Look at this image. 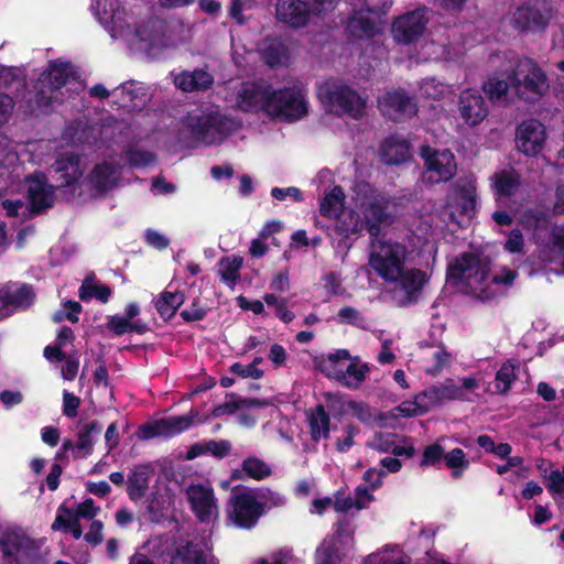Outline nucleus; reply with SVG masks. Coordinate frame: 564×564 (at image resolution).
Segmentation results:
<instances>
[{
  "instance_id": "nucleus-1",
  "label": "nucleus",
  "mask_w": 564,
  "mask_h": 564,
  "mask_svg": "<svg viewBox=\"0 0 564 564\" xmlns=\"http://www.w3.org/2000/svg\"><path fill=\"white\" fill-rule=\"evenodd\" d=\"M490 268L474 252H464L451 261L446 269V280L452 285L462 284L467 294L481 301L494 299L495 292L487 283Z\"/></svg>"
},
{
  "instance_id": "nucleus-2",
  "label": "nucleus",
  "mask_w": 564,
  "mask_h": 564,
  "mask_svg": "<svg viewBox=\"0 0 564 564\" xmlns=\"http://www.w3.org/2000/svg\"><path fill=\"white\" fill-rule=\"evenodd\" d=\"M182 130L192 141L204 145L221 143L235 130V121L217 111L209 109H194L182 118Z\"/></svg>"
},
{
  "instance_id": "nucleus-3",
  "label": "nucleus",
  "mask_w": 564,
  "mask_h": 564,
  "mask_svg": "<svg viewBox=\"0 0 564 564\" xmlns=\"http://www.w3.org/2000/svg\"><path fill=\"white\" fill-rule=\"evenodd\" d=\"M316 95L326 112L360 119L365 115L366 99L348 85L328 78L316 85Z\"/></svg>"
},
{
  "instance_id": "nucleus-4",
  "label": "nucleus",
  "mask_w": 564,
  "mask_h": 564,
  "mask_svg": "<svg viewBox=\"0 0 564 564\" xmlns=\"http://www.w3.org/2000/svg\"><path fill=\"white\" fill-rule=\"evenodd\" d=\"M406 253V247L398 241L373 239L368 263L383 281L398 282L405 267Z\"/></svg>"
},
{
  "instance_id": "nucleus-5",
  "label": "nucleus",
  "mask_w": 564,
  "mask_h": 564,
  "mask_svg": "<svg viewBox=\"0 0 564 564\" xmlns=\"http://www.w3.org/2000/svg\"><path fill=\"white\" fill-rule=\"evenodd\" d=\"M510 69L513 91L520 100L536 102L549 91L547 76L533 58H520Z\"/></svg>"
},
{
  "instance_id": "nucleus-6",
  "label": "nucleus",
  "mask_w": 564,
  "mask_h": 564,
  "mask_svg": "<svg viewBox=\"0 0 564 564\" xmlns=\"http://www.w3.org/2000/svg\"><path fill=\"white\" fill-rule=\"evenodd\" d=\"M269 117L284 122H295L308 113V102L304 91L296 87L274 89L271 95Z\"/></svg>"
},
{
  "instance_id": "nucleus-7",
  "label": "nucleus",
  "mask_w": 564,
  "mask_h": 564,
  "mask_svg": "<svg viewBox=\"0 0 564 564\" xmlns=\"http://www.w3.org/2000/svg\"><path fill=\"white\" fill-rule=\"evenodd\" d=\"M40 545L23 533L4 530L0 533V564H33Z\"/></svg>"
},
{
  "instance_id": "nucleus-8",
  "label": "nucleus",
  "mask_w": 564,
  "mask_h": 564,
  "mask_svg": "<svg viewBox=\"0 0 564 564\" xmlns=\"http://www.w3.org/2000/svg\"><path fill=\"white\" fill-rule=\"evenodd\" d=\"M460 381V384H456L453 378H447L443 382L423 390V398L430 410L448 401H471L469 393L479 388V380L474 377H465Z\"/></svg>"
},
{
  "instance_id": "nucleus-9",
  "label": "nucleus",
  "mask_w": 564,
  "mask_h": 564,
  "mask_svg": "<svg viewBox=\"0 0 564 564\" xmlns=\"http://www.w3.org/2000/svg\"><path fill=\"white\" fill-rule=\"evenodd\" d=\"M429 22V11L425 7L405 12L392 21L393 40L402 45L415 43L425 33Z\"/></svg>"
},
{
  "instance_id": "nucleus-10",
  "label": "nucleus",
  "mask_w": 564,
  "mask_h": 564,
  "mask_svg": "<svg viewBox=\"0 0 564 564\" xmlns=\"http://www.w3.org/2000/svg\"><path fill=\"white\" fill-rule=\"evenodd\" d=\"M552 17V8L546 2L536 1L517 8L511 24L522 33H541L546 30Z\"/></svg>"
},
{
  "instance_id": "nucleus-11",
  "label": "nucleus",
  "mask_w": 564,
  "mask_h": 564,
  "mask_svg": "<svg viewBox=\"0 0 564 564\" xmlns=\"http://www.w3.org/2000/svg\"><path fill=\"white\" fill-rule=\"evenodd\" d=\"M264 513V503L251 492H240L229 499L228 519L239 529L254 528Z\"/></svg>"
},
{
  "instance_id": "nucleus-12",
  "label": "nucleus",
  "mask_w": 564,
  "mask_h": 564,
  "mask_svg": "<svg viewBox=\"0 0 564 564\" xmlns=\"http://www.w3.org/2000/svg\"><path fill=\"white\" fill-rule=\"evenodd\" d=\"M420 155L426 171L431 173L429 177L431 183L448 182L456 175L457 164L451 150H437L430 145H423Z\"/></svg>"
},
{
  "instance_id": "nucleus-13",
  "label": "nucleus",
  "mask_w": 564,
  "mask_h": 564,
  "mask_svg": "<svg viewBox=\"0 0 564 564\" xmlns=\"http://www.w3.org/2000/svg\"><path fill=\"white\" fill-rule=\"evenodd\" d=\"M272 91V85L265 82L245 83L237 96L238 108L243 112L262 111L269 116Z\"/></svg>"
},
{
  "instance_id": "nucleus-14",
  "label": "nucleus",
  "mask_w": 564,
  "mask_h": 564,
  "mask_svg": "<svg viewBox=\"0 0 564 564\" xmlns=\"http://www.w3.org/2000/svg\"><path fill=\"white\" fill-rule=\"evenodd\" d=\"M379 108L383 116L394 122L416 115L417 107L404 89L387 91L379 100Z\"/></svg>"
},
{
  "instance_id": "nucleus-15",
  "label": "nucleus",
  "mask_w": 564,
  "mask_h": 564,
  "mask_svg": "<svg viewBox=\"0 0 564 564\" xmlns=\"http://www.w3.org/2000/svg\"><path fill=\"white\" fill-rule=\"evenodd\" d=\"M545 128L535 119L520 123L516 131L517 149L527 156H535L540 153L545 142Z\"/></svg>"
},
{
  "instance_id": "nucleus-16",
  "label": "nucleus",
  "mask_w": 564,
  "mask_h": 564,
  "mask_svg": "<svg viewBox=\"0 0 564 564\" xmlns=\"http://www.w3.org/2000/svg\"><path fill=\"white\" fill-rule=\"evenodd\" d=\"M458 112L467 126L476 127L487 118L489 108L479 90L467 88L459 94Z\"/></svg>"
},
{
  "instance_id": "nucleus-17",
  "label": "nucleus",
  "mask_w": 564,
  "mask_h": 564,
  "mask_svg": "<svg viewBox=\"0 0 564 564\" xmlns=\"http://www.w3.org/2000/svg\"><path fill=\"white\" fill-rule=\"evenodd\" d=\"M29 210L32 215L43 214L54 204V187L47 184V178L34 175L30 178L28 188Z\"/></svg>"
},
{
  "instance_id": "nucleus-18",
  "label": "nucleus",
  "mask_w": 564,
  "mask_h": 564,
  "mask_svg": "<svg viewBox=\"0 0 564 564\" xmlns=\"http://www.w3.org/2000/svg\"><path fill=\"white\" fill-rule=\"evenodd\" d=\"M275 17L294 29L304 28L310 21L311 6L305 0H276Z\"/></svg>"
},
{
  "instance_id": "nucleus-19",
  "label": "nucleus",
  "mask_w": 564,
  "mask_h": 564,
  "mask_svg": "<svg viewBox=\"0 0 564 564\" xmlns=\"http://www.w3.org/2000/svg\"><path fill=\"white\" fill-rule=\"evenodd\" d=\"M1 289L6 316L20 310L24 311L34 302L35 293L29 284H22L18 288L15 284H6Z\"/></svg>"
},
{
  "instance_id": "nucleus-20",
  "label": "nucleus",
  "mask_w": 564,
  "mask_h": 564,
  "mask_svg": "<svg viewBox=\"0 0 564 564\" xmlns=\"http://www.w3.org/2000/svg\"><path fill=\"white\" fill-rule=\"evenodd\" d=\"M58 174L59 187H68L78 182L84 174L82 158L79 154L69 152L61 155L53 165Z\"/></svg>"
},
{
  "instance_id": "nucleus-21",
  "label": "nucleus",
  "mask_w": 564,
  "mask_h": 564,
  "mask_svg": "<svg viewBox=\"0 0 564 564\" xmlns=\"http://www.w3.org/2000/svg\"><path fill=\"white\" fill-rule=\"evenodd\" d=\"M97 195H105L118 185V167L108 161L97 163L87 176Z\"/></svg>"
},
{
  "instance_id": "nucleus-22",
  "label": "nucleus",
  "mask_w": 564,
  "mask_h": 564,
  "mask_svg": "<svg viewBox=\"0 0 564 564\" xmlns=\"http://www.w3.org/2000/svg\"><path fill=\"white\" fill-rule=\"evenodd\" d=\"M398 281L401 290L404 291V299L401 305L408 306L419 301L420 294L427 280L424 271L412 268L409 270L403 269Z\"/></svg>"
},
{
  "instance_id": "nucleus-23",
  "label": "nucleus",
  "mask_w": 564,
  "mask_h": 564,
  "mask_svg": "<svg viewBox=\"0 0 564 564\" xmlns=\"http://www.w3.org/2000/svg\"><path fill=\"white\" fill-rule=\"evenodd\" d=\"M513 79L511 69H502L489 75L482 84V91L491 102H499L508 97L509 91L513 90Z\"/></svg>"
},
{
  "instance_id": "nucleus-24",
  "label": "nucleus",
  "mask_w": 564,
  "mask_h": 564,
  "mask_svg": "<svg viewBox=\"0 0 564 564\" xmlns=\"http://www.w3.org/2000/svg\"><path fill=\"white\" fill-rule=\"evenodd\" d=\"M188 501L192 510L200 522H208L216 509L214 492L202 485L191 487L188 491Z\"/></svg>"
},
{
  "instance_id": "nucleus-25",
  "label": "nucleus",
  "mask_w": 564,
  "mask_h": 564,
  "mask_svg": "<svg viewBox=\"0 0 564 564\" xmlns=\"http://www.w3.org/2000/svg\"><path fill=\"white\" fill-rule=\"evenodd\" d=\"M491 189L497 197H511L516 195L521 187V175L513 169H502L494 173L490 177Z\"/></svg>"
},
{
  "instance_id": "nucleus-26",
  "label": "nucleus",
  "mask_w": 564,
  "mask_h": 564,
  "mask_svg": "<svg viewBox=\"0 0 564 564\" xmlns=\"http://www.w3.org/2000/svg\"><path fill=\"white\" fill-rule=\"evenodd\" d=\"M351 354L348 349L340 348L334 352L323 355L315 360L316 369L326 378L337 381L343 375V369L350 360Z\"/></svg>"
},
{
  "instance_id": "nucleus-27",
  "label": "nucleus",
  "mask_w": 564,
  "mask_h": 564,
  "mask_svg": "<svg viewBox=\"0 0 564 564\" xmlns=\"http://www.w3.org/2000/svg\"><path fill=\"white\" fill-rule=\"evenodd\" d=\"M226 401L216 405L212 411V416L220 417L223 415H231L237 411L250 408H265L270 402L265 399L259 398H242L235 392L226 393Z\"/></svg>"
},
{
  "instance_id": "nucleus-28",
  "label": "nucleus",
  "mask_w": 564,
  "mask_h": 564,
  "mask_svg": "<svg viewBox=\"0 0 564 564\" xmlns=\"http://www.w3.org/2000/svg\"><path fill=\"white\" fill-rule=\"evenodd\" d=\"M75 69L70 62H51L47 68L39 78L47 84L51 90H58L64 87L72 78H75Z\"/></svg>"
},
{
  "instance_id": "nucleus-29",
  "label": "nucleus",
  "mask_w": 564,
  "mask_h": 564,
  "mask_svg": "<svg viewBox=\"0 0 564 564\" xmlns=\"http://www.w3.org/2000/svg\"><path fill=\"white\" fill-rule=\"evenodd\" d=\"M311 440L315 443L327 440L330 433V416L323 404L306 411Z\"/></svg>"
},
{
  "instance_id": "nucleus-30",
  "label": "nucleus",
  "mask_w": 564,
  "mask_h": 564,
  "mask_svg": "<svg viewBox=\"0 0 564 564\" xmlns=\"http://www.w3.org/2000/svg\"><path fill=\"white\" fill-rule=\"evenodd\" d=\"M231 449L232 445L228 440H208L191 445L186 452L185 458L192 460L202 455H210L215 458L221 459L228 456Z\"/></svg>"
},
{
  "instance_id": "nucleus-31",
  "label": "nucleus",
  "mask_w": 564,
  "mask_h": 564,
  "mask_svg": "<svg viewBox=\"0 0 564 564\" xmlns=\"http://www.w3.org/2000/svg\"><path fill=\"white\" fill-rule=\"evenodd\" d=\"M175 84L180 89L186 93L207 90L214 84V76L198 68L193 72L181 73L175 78Z\"/></svg>"
},
{
  "instance_id": "nucleus-32",
  "label": "nucleus",
  "mask_w": 564,
  "mask_h": 564,
  "mask_svg": "<svg viewBox=\"0 0 564 564\" xmlns=\"http://www.w3.org/2000/svg\"><path fill=\"white\" fill-rule=\"evenodd\" d=\"M369 371L368 364L361 362L358 356H351L337 382L345 388L357 389L366 380Z\"/></svg>"
},
{
  "instance_id": "nucleus-33",
  "label": "nucleus",
  "mask_w": 564,
  "mask_h": 564,
  "mask_svg": "<svg viewBox=\"0 0 564 564\" xmlns=\"http://www.w3.org/2000/svg\"><path fill=\"white\" fill-rule=\"evenodd\" d=\"M150 473L148 465H139L129 474L127 494L131 501L138 502L145 497L150 484Z\"/></svg>"
},
{
  "instance_id": "nucleus-34",
  "label": "nucleus",
  "mask_w": 564,
  "mask_h": 564,
  "mask_svg": "<svg viewBox=\"0 0 564 564\" xmlns=\"http://www.w3.org/2000/svg\"><path fill=\"white\" fill-rule=\"evenodd\" d=\"M382 156L388 164L399 165L410 158V143L395 135L387 138L381 147Z\"/></svg>"
},
{
  "instance_id": "nucleus-35",
  "label": "nucleus",
  "mask_w": 564,
  "mask_h": 564,
  "mask_svg": "<svg viewBox=\"0 0 564 564\" xmlns=\"http://www.w3.org/2000/svg\"><path fill=\"white\" fill-rule=\"evenodd\" d=\"M272 474L271 467L262 459L256 456H249L242 460L240 469L231 471V479L251 478L262 480Z\"/></svg>"
},
{
  "instance_id": "nucleus-36",
  "label": "nucleus",
  "mask_w": 564,
  "mask_h": 564,
  "mask_svg": "<svg viewBox=\"0 0 564 564\" xmlns=\"http://www.w3.org/2000/svg\"><path fill=\"white\" fill-rule=\"evenodd\" d=\"M206 416H202L196 409H191L187 414L163 417L166 437L178 435L196 424L204 423Z\"/></svg>"
},
{
  "instance_id": "nucleus-37",
  "label": "nucleus",
  "mask_w": 564,
  "mask_h": 564,
  "mask_svg": "<svg viewBox=\"0 0 564 564\" xmlns=\"http://www.w3.org/2000/svg\"><path fill=\"white\" fill-rule=\"evenodd\" d=\"M102 431V425L94 420L86 424H84L77 433V443H76V452H74V457H88L94 452L95 445V435H100Z\"/></svg>"
},
{
  "instance_id": "nucleus-38",
  "label": "nucleus",
  "mask_w": 564,
  "mask_h": 564,
  "mask_svg": "<svg viewBox=\"0 0 564 564\" xmlns=\"http://www.w3.org/2000/svg\"><path fill=\"white\" fill-rule=\"evenodd\" d=\"M170 564H207V556L199 543L187 541L175 549Z\"/></svg>"
},
{
  "instance_id": "nucleus-39",
  "label": "nucleus",
  "mask_w": 564,
  "mask_h": 564,
  "mask_svg": "<svg viewBox=\"0 0 564 564\" xmlns=\"http://www.w3.org/2000/svg\"><path fill=\"white\" fill-rule=\"evenodd\" d=\"M185 294L181 291H163L154 301V307L159 315L169 322L176 314L177 310L184 304Z\"/></svg>"
},
{
  "instance_id": "nucleus-40",
  "label": "nucleus",
  "mask_w": 564,
  "mask_h": 564,
  "mask_svg": "<svg viewBox=\"0 0 564 564\" xmlns=\"http://www.w3.org/2000/svg\"><path fill=\"white\" fill-rule=\"evenodd\" d=\"M336 218L335 231L344 239H348L352 235H359L365 229L362 218L354 209L341 212Z\"/></svg>"
},
{
  "instance_id": "nucleus-41",
  "label": "nucleus",
  "mask_w": 564,
  "mask_h": 564,
  "mask_svg": "<svg viewBox=\"0 0 564 564\" xmlns=\"http://www.w3.org/2000/svg\"><path fill=\"white\" fill-rule=\"evenodd\" d=\"M389 214L387 207L379 204L372 203L366 210L365 217L362 218L365 224V230L368 231L371 240L378 239L381 230V225L387 223Z\"/></svg>"
},
{
  "instance_id": "nucleus-42",
  "label": "nucleus",
  "mask_w": 564,
  "mask_h": 564,
  "mask_svg": "<svg viewBox=\"0 0 564 564\" xmlns=\"http://www.w3.org/2000/svg\"><path fill=\"white\" fill-rule=\"evenodd\" d=\"M347 30L352 37L358 40L373 39L381 32L375 20L364 15L350 18Z\"/></svg>"
},
{
  "instance_id": "nucleus-43",
  "label": "nucleus",
  "mask_w": 564,
  "mask_h": 564,
  "mask_svg": "<svg viewBox=\"0 0 564 564\" xmlns=\"http://www.w3.org/2000/svg\"><path fill=\"white\" fill-rule=\"evenodd\" d=\"M242 263L243 259L238 256L220 258L217 265L221 281L229 286L236 285L240 279Z\"/></svg>"
},
{
  "instance_id": "nucleus-44",
  "label": "nucleus",
  "mask_w": 564,
  "mask_h": 564,
  "mask_svg": "<svg viewBox=\"0 0 564 564\" xmlns=\"http://www.w3.org/2000/svg\"><path fill=\"white\" fill-rule=\"evenodd\" d=\"M345 193L340 186H334L326 192L319 203V213L323 217L335 218L343 212Z\"/></svg>"
},
{
  "instance_id": "nucleus-45",
  "label": "nucleus",
  "mask_w": 564,
  "mask_h": 564,
  "mask_svg": "<svg viewBox=\"0 0 564 564\" xmlns=\"http://www.w3.org/2000/svg\"><path fill=\"white\" fill-rule=\"evenodd\" d=\"M443 463L445 467L451 470V476L454 479L462 478L465 471L470 467V462L466 453L459 447L445 452Z\"/></svg>"
},
{
  "instance_id": "nucleus-46",
  "label": "nucleus",
  "mask_w": 564,
  "mask_h": 564,
  "mask_svg": "<svg viewBox=\"0 0 564 564\" xmlns=\"http://www.w3.org/2000/svg\"><path fill=\"white\" fill-rule=\"evenodd\" d=\"M94 276H87L78 290V296L82 301H89L93 297L101 303H107L111 296V289L107 284L93 283Z\"/></svg>"
},
{
  "instance_id": "nucleus-47",
  "label": "nucleus",
  "mask_w": 564,
  "mask_h": 564,
  "mask_svg": "<svg viewBox=\"0 0 564 564\" xmlns=\"http://www.w3.org/2000/svg\"><path fill=\"white\" fill-rule=\"evenodd\" d=\"M477 191L473 184H463L457 188V207L462 215L471 217L476 212Z\"/></svg>"
},
{
  "instance_id": "nucleus-48",
  "label": "nucleus",
  "mask_w": 564,
  "mask_h": 564,
  "mask_svg": "<svg viewBox=\"0 0 564 564\" xmlns=\"http://www.w3.org/2000/svg\"><path fill=\"white\" fill-rule=\"evenodd\" d=\"M516 367V361L509 359L496 372L495 388L497 393L505 394L511 389L512 383L517 379Z\"/></svg>"
},
{
  "instance_id": "nucleus-49",
  "label": "nucleus",
  "mask_w": 564,
  "mask_h": 564,
  "mask_svg": "<svg viewBox=\"0 0 564 564\" xmlns=\"http://www.w3.org/2000/svg\"><path fill=\"white\" fill-rule=\"evenodd\" d=\"M444 454L445 448L438 442L425 446L420 460V467L440 468L441 464L444 462Z\"/></svg>"
},
{
  "instance_id": "nucleus-50",
  "label": "nucleus",
  "mask_w": 564,
  "mask_h": 564,
  "mask_svg": "<svg viewBox=\"0 0 564 564\" xmlns=\"http://www.w3.org/2000/svg\"><path fill=\"white\" fill-rule=\"evenodd\" d=\"M397 410L403 417H414L426 414L430 408L421 391L414 397L413 402H402Z\"/></svg>"
},
{
  "instance_id": "nucleus-51",
  "label": "nucleus",
  "mask_w": 564,
  "mask_h": 564,
  "mask_svg": "<svg viewBox=\"0 0 564 564\" xmlns=\"http://www.w3.org/2000/svg\"><path fill=\"white\" fill-rule=\"evenodd\" d=\"M263 361V358L261 356L254 357L252 362L245 366L241 362H234L229 370L231 373L241 377V378H252V379H261L264 375L263 370L258 368V365H260Z\"/></svg>"
},
{
  "instance_id": "nucleus-52",
  "label": "nucleus",
  "mask_w": 564,
  "mask_h": 564,
  "mask_svg": "<svg viewBox=\"0 0 564 564\" xmlns=\"http://www.w3.org/2000/svg\"><path fill=\"white\" fill-rule=\"evenodd\" d=\"M127 162L132 167H147L156 162V154L142 149H129L126 151Z\"/></svg>"
},
{
  "instance_id": "nucleus-53",
  "label": "nucleus",
  "mask_w": 564,
  "mask_h": 564,
  "mask_svg": "<svg viewBox=\"0 0 564 564\" xmlns=\"http://www.w3.org/2000/svg\"><path fill=\"white\" fill-rule=\"evenodd\" d=\"M34 104L37 109L41 111H45L52 104V94L55 90H51V87L42 83V79L39 78L34 85Z\"/></svg>"
},
{
  "instance_id": "nucleus-54",
  "label": "nucleus",
  "mask_w": 564,
  "mask_h": 564,
  "mask_svg": "<svg viewBox=\"0 0 564 564\" xmlns=\"http://www.w3.org/2000/svg\"><path fill=\"white\" fill-rule=\"evenodd\" d=\"M164 426L165 425L163 419L141 424L138 427L137 436L140 440H152L158 436L166 437V430L164 429Z\"/></svg>"
},
{
  "instance_id": "nucleus-55",
  "label": "nucleus",
  "mask_w": 564,
  "mask_h": 564,
  "mask_svg": "<svg viewBox=\"0 0 564 564\" xmlns=\"http://www.w3.org/2000/svg\"><path fill=\"white\" fill-rule=\"evenodd\" d=\"M347 406L352 412V415L365 424H370L376 419L372 408L365 402L351 400L347 402Z\"/></svg>"
},
{
  "instance_id": "nucleus-56",
  "label": "nucleus",
  "mask_w": 564,
  "mask_h": 564,
  "mask_svg": "<svg viewBox=\"0 0 564 564\" xmlns=\"http://www.w3.org/2000/svg\"><path fill=\"white\" fill-rule=\"evenodd\" d=\"M338 322L341 324H348L356 327H362L365 321L360 312L352 306H344L338 311Z\"/></svg>"
},
{
  "instance_id": "nucleus-57",
  "label": "nucleus",
  "mask_w": 564,
  "mask_h": 564,
  "mask_svg": "<svg viewBox=\"0 0 564 564\" xmlns=\"http://www.w3.org/2000/svg\"><path fill=\"white\" fill-rule=\"evenodd\" d=\"M547 479L546 489L554 499H556V495L564 494V466L561 470H552Z\"/></svg>"
},
{
  "instance_id": "nucleus-58",
  "label": "nucleus",
  "mask_w": 564,
  "mask_h": 564,
  "mask_svg": "<svg viewBox=\"0 0 564 564\" xmlns=\"http://www.w3.org/2000/svg\"><path fill=\"white\" fill-rule=\"evenodd\" d=\"M452 355L444 347L438 348L432 355L434 365L426 370V373L431 376L438 375L449 364Z\"/></svg>"
},
{
  "instance_id": "nucleus-59",
  "label": "nucleus",
  "mask_w": 564,
  "mask_h": 564,
  "mask_svg": "<svg viewBox=\"0 0 564 564\" xmlns=\"http://www.w3.org/2000/svg\"><path fill=\"white\" fill-rule=\"evenodd\" d=\"M333 508L336 512L346 513L350 509L356 508L357 510H362L366 508L365 500H355L351 497H338L336 496L335 500H333Z\"/></svg>"
},
{
  "instance_id": "nucleus-60",
  "label": "nucleus",
  "mask_w": 564,
  "mask_h": 564,
  "mask_svg": "<svg viewBox=\"0 0 564 564\" xmlns=\"http://www.w3.org/2000/svg\"><path fill=\"white\" fill-rule=\"evenodd\" d=\"M180 315L186 323L199 322L206 317L207 311L200 305L199 300L196 299L193 301L191 306L183 310Z\"/></svg>"
},
{
  "instance_id": "nucleus-61",
  "label": "nucleus",
  "mask_w": 564,
  "mask_h": 564,
  "mask_svg": "<svg viewBox=\"0 0 564 564\" xmlns=\"http://www.w3.org/2000/svg\"><path fill=\"white\" fill-rule=\"evenodd\" d=\"M72 517H74L73 510L67 508L65 506V503H62L58 507L56 518H55L54 522L52 523V527H51L52 530H54V531L63 530L66 532V530L70 525Z\"/></svg>"
},
{
  "instance_id": "nucleus-62",
  "label": "nucleus",
  "mask_w": 564,
  "mask_h": 564,
  "mask_svg": "<svg viewBox=\"0 0 564 564\" xmlns=\"http://www.w3.org/2000/svg\"><path fill=\"white\" fill-rule=\"evenodd\" d=\"M344 433L345 437L336 441V449L339 453H347L354 446V438L359 433V429L354 424H348L344 427Z\"/></svg>"
},
{
  "instance_id": "nucleus-63",
  "label": "nucleus",
  "mask_w": 564,
  "mask_h": 564,
  "mask_svg": "<svg viewBox=\"0 0 564 564\" xmlns=\"http://www.w3.org/2000/svg\"><path fill=\"white\" fill-rule=\"evenodd\" d=\"M164 501L161 500L156 494H152L151 498L148 500L147 511L149 513V519L153 523H160L164 517Z\"/></svg>"
},
{
  "instance_id": "nucleus-64",
  "label": "nucleus",
  "mask_w": 564,
  "mask_h": 564,
  "mask_svg": "<svg viewBox=\"0 0 564 564\" xmlns=\"http://www.w3.org/2000/svg\"><path fill=\"white\" fill-rule=\"evenodd\" d=\"M316 561L318 564H337L340 561L339 551L334 545H325L317 550Z\"/></svg>"
}]
</instances>
